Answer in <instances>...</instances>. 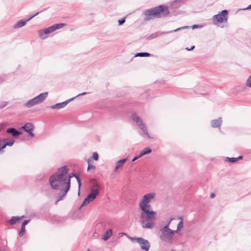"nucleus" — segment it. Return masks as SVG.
I'll return each mask as SVG.
<instances>
[{"mask_svg": "<svg viewBox=\"0 0 251 251\" xmlns=\"http://www.w3.org/2000/svg\"><path fill=\"white\" fill-rule=\"evenodd\" d=\"M160 231L161 232L160 236L161 240L167 243H171L173 236L176 233L175 231L168 228V226L161 227Z\"/></svg>", "mask_w": 251, "mask_h": 251, "instance_id": "423d86ee", "label": "nucleus"}, {"mask_svg": "<svg viewBox=\"0 0 251 251\" xmlns=\"http://www.w3.org/2000/svg\"><path fill=\"white\" fill-rule=\"evenodd\" d=\"M14 140L10 138H8V140L5 141L3 146L1 148H5L6 146H12L14 143Z\"/></svg>", "mask_w": 251, "mask_h": 251, "instance_id": "aec40b11", "label": "nucleus"}, {"mask_svg": "<svg viewBox=\"0 0 251 251\" xmlns=\"http://www.w3.org/2000/svg\"><path fill=\"white\" fill-rule=\"evenodd\" d=\"M158 36V34L157 33H155V34H153L152 35H151L150 36V38L151 39H153L154 38H155L156 37H157Z\"/></svg>", "mask_w": 251, "mask_h": 251, "instance_id": "e433bc0d", "label": "nucleus"}, {"mask_svg": "<svg viewBox=\"0 0 251 251\" xmlns=\"http://www.w3.org/2000/svg\"><path fill=\"white\" fill-rule=\"evenodd\" d=\"M68 171L69 169L66 166L62 167L50 177L49 183L51 188L55 190H60L62 192V195H58L57 201L62 200L66 195L70 188V179L76 176L74 173L68 175Z\"/></svg>", "mask_w": 251, "mask_h": 251, "instance_id": "f257e3e1", "label": "nucleus"}, {"mask_svg": "<svg viewBox=\"0 0 251 251\" xmlns=\"http://www.w3.org/2000/svg\"><path fill=\"white\" fill-rule=\"evenodd\" d=\"M3 81V79L0 77V84Z\"/></svg>", "mask_w": 251, "mask_h": 251, "instance_id": "de8ad7c7", "label": "nucleus"}, {"mask_svg": "<svg viewBox=\"0 0 251 251\" xmlns=\"http://www.w3.org/2000/svg\"><path fill=\"white\" fill-rule=\"evenodd\" d=\"M75 178H76V180H77V182L78 183V188H79V189H80V187H81V180H80V179L79 178V176L76 175V176H75Z\"/></svg>", "mask_w": 251, "mask_h": 251, "instance_id": "c85d7f7f", "label": "nucleus"}, {"mask_svg": "<svg viewBox=\"0 0 251 251\" xmlns=\"http://www.w3.org/2000/svg\"><path fill=\"white\" fill-rule=\"evenodd\" d=\"M184 2V0H175L171 3V7L174 9H177Z\"/></svg>", "mask_w": 251, "mask_h": 251, "instance_id": "f8f14e48", "label": "nucleus"}, {"mask_svg": "<svg viewBox=\"0 0 251 251\" xmlns=\"http://www.w3.org/2000/svg\"><path fill=\"white\" fill-rule=\"evenodd\" d=\"M127 158H125L124 159H122L118 160L116 162V165L115 168L114 169V172H116L120 168L122 167L124 163L127 161Z\"/></svg>", "mask_w": 251, "mask_h": 251, "instance_id": "2eb2a0df", "label": "nucleus"}, {"mask_svg": "<svg viewBox=\"0 0 251 251\" xmlns=\"http://www.w3.org/2000/svg\"><path fill=\"white\" fill-rule=\"evenodd\" d=\"M152 55L151 54L148 52H139L137 53L135 56L139 57H149Z\"/></svg>", "mask_w": 251, "mask_h": 251, "instance_id": "5701e85b", "label": "nucleus"}, {"mask_svg": "<svg viewBox=\"0 0 251 251\" xmlns=\"http://www.w3.org/2000/svg\"><path fill=\"white\" fill-rule=\"evenodd\" d=\"M42 11H41L40 12H38L36 13L35 14H34L33 15H31V16H30V17L27 19H26V20H27V22L29 21L30 20H31V19H32L33 18H34V17L37 16V15H38Z\"/></svg>", "mask_w": 251, "mask_h": 251, "instance_id": "2f4dec72", "label": "nucleus"}, {"mask_svg": "<svg viewBox=\"0 0 251 251\" xmlns=\"http://www.w3.org/2000/svg\"><path fill=\"white\" fill-rule=\"evenodd\" d=\"M173 220V219H171L169 221H168V222L167 223V225L165 226H168V228H169V225L171 223V222Z\"/></svg>", "mask_w": 251, "mask_h": 251, "instance_id": "79ce46f5", "label": "nucleus"}, {"mask_svg": "<svg viewBox=\"0 0 251 251\" xmlns=\"http://www.w3.org/2000/svg\"><path fill=\"white\" fill-rule=\"evenodd\" d=\"M215 194H214V193H212L210 194V198H214L215 197Z\"/></svg>", "mask_w": 251, "mask_h": 251, "instance_id": "c03bdc74", "label": "nucleus"}, {"mask_svg": "<svg viewBox=\"0 0 251 251\" xmlns=\"http://www.w3.org/2000/svg\"><path fill=\"white\" fill-rule=\"evenodd\" d=\"M88 251H89V250H88Z\"/></svg>", "mask_w": 251, "mask_h": 251, "instance_id": "8fccbe9b", "label": "nucleus"}, {"mask_svg": "<svg viewBox=\"0 0 251 251\" xmlns=\"http://www.w3.org/2000/svg\"><path fill=\"white\" fill-rule=\"evenodd\" d=\"M222 118L220 117L218 119L213 120L211 122V126L213 128L220 127L222 125Z\"/></svg>", "mask_w": 251, "mask_h": 251, "instance_id": "ddd939ff", "label": "nucleus"}, {"mask_svg": "<svg viewBox=\"0 0 251 251\" xmlns=\"http://www.w3.org/2000/svg\"><path fill=\"white\" fill-rule=\"evenodd\" d=\"M91 182H94V183L91 188L90 192L87 197L84 200L79 208L86 205L90 202L93 201L97 198V196L100 193V185L97 183L95 179H92Z\"/></svg>", "mask_w": 251, "mask_h": 251, "instance_id": "20e7f679", "label": "nucleus"}, {"mask_svg": "<svg viewBox=\"0 0 251 251\" xmlns=\"http://www.w3.org/2000/svg\"><path fill=\"white\" fill-rule=\"evenodd\" d=\"M189 27V26H185L181 27L178 28L177 29H175L174 30H172V31H170L169 32H176V31H177L178 30H180L181 29L188 28Z\"/></svg>", "mask_w": 251, "mask_h": 251, "instance_id": "473e14b6", "label": "nucleus"}, {"mask_svg": "<svg viewBox=\"0 0 251 251\" xmlns=\"http://www.w3.org/2000/svg\"><path fill=\"white\" fill-rule=\"evenodd\" d=\"M179 219L180 220V221H183V217L182 216L180 217L179 218Z\"/></svg>", "mask_w": 251, "mask_h": 251, "instance_id": "09e8293b", "label": "nucleus"}, {"mask_svg": "<svg viewBox=\"0 0 251 251\" xmlns=\"http://www.w3.org/2000/svg\"><path fill=\"white\" fill-rule=\"evenodd\" d=\"M226 160H228L231 163H234L236 161H237V159H236V158H235V157H231V158L227 157L226 158Z\"/></svg>", "mask_w": 251, "mask_h": 251, "instance_id": "c756f323", "label": "nucleus"}, {"mask_svg": "<svg viewBox=\"0 0 251 251\" xmlns=\"http://www.w3.org/2000/svg\"><path fill=\"white\" fill-rule=\"evenodd\" d=\"M228 11L226 10H224L219 14L214 15L213 17V21H216L218 23H223L226 22L228 18Z\"/></svg>", "mask_w": 251, "mask_h": 251, "instance_id": "1a4fd4ad", "label": "nucleus"}, {"mask_svg": "<svg viewBox=\"0 0 251 251\" xmlns=\"http://www.w3.org/2000/svg\"><path fill=\"white\" fill-rule=\"evenodd\" d=\"M36 105V103L35 102V100H34L33 98L29 100L25 104V106H26L27 108H30L34 105Z\"/></svg>", "mask_w": 251, "mask_h": 251, "instance_id": "4be33fe9", "label": "nucleus"}, {"mask_svg": "<svg viewBox=\"0 0 251 251\" xmlns=\"http://www.w3.org/2000/svg\"><path fill=\"white\" fill-rule=\"evenodd\" d=\"M29 222H30V220H25V221H24L23 222L21 226L25 227V226L26 225H27L29 223Z\"/></svg>", "mask_w": 251, "mask_h": 251, "instance_id": "f704fd0d", "label": "nucleus"}, {"mask_svg": "<svg viewBox=\"0 0 251 251\" xmlns=\"http://www.w3.org/2000/svg\"><path fill=\"white\" fill-rule=\"evenodd\" d=\"M141 156H140V154L138 156H135L132 160V162H134L136 161L137 159H138L139 158L141 157Z\"/></svg>", "mask_w": 251, "mask_h": 251, "instance_id": "58836bf2", "label": "nucleus"}, {"mask_svg": "<svg viewBox=\"0 0 251 251\" xmlns=\"http://www.w3.org/2000/svg\"><path fill=\"white\" fill-rule=\"evenodd\" d=\"M195 48V46H192L191 48H186V50H193Z\"/></svg>", "mask_w": 251, "mask_h": 251, "instance_id": "ea45409f", "label": "nucleus"}, {"mask_svg": "<svg viewBox=\"0 0 251 251\" xmlns=\"http://www.w3.org/2000/svg\"><path fill=\"white\" fill-rule=\"evenodd\" d=\"M92 161V159L91 158H89L87 160V162H88V168H87V170L88 171H89L91 169H95V166L93 165L92 164H91L90 163V162Z\"/></svg>", "mask_w": 251, "mask_h": 251, "instance_id": "b1692460", "label": "nucleus"}, {"mask_svg": "<svg viewBox=\"0 0 251 251\" xmlns=\"http://www.w3.org/2000/svg\"><path fill=\"white\" fill-rule=\"evenodd\" d=\"M8 140V138H4L0 140V151H1L5 148H1L3 146V144L5 142V141H7Z\"/></svg>", "mask_w": 251, "mask_h": 251, "instance_id": "a878e982", "label": "nucleus"}, {"mask_svg": "<svg viewBox=\"0 0 251 251\" xmlns=\"http://www.w3.org/2000/svg\"><path fill=\"white\" fill-rule=\"evenodd\" d=\"M24 218V216H22L21 217L13 216L8 221V223L10 225H13L15 224L17 222H19L21 219Z\"/></svg>", "mask_w": 251, "mask_h": 251, "instance_id": "f3484780", "label": "nucleus"}, {"mask_svg": "<svg viewBox=\"0 0 251 251\" xmlns=\"http://www.w3.org/2000/svg\"><path fill=\"white\" fill-rule=\"evenodd\" d=\"M87 94V93L86 92H83V93H81V94H79L77 95L76 96H75V98H76V97H78V96H82V95H86V94Z\"/></svg>", "mask_w": 251, "mask_h": 251, "instance_id": "a19ab883", "label": "nucleus"}, {"mask_svg": "<svg viewBox=\"0 0 251 251\" xmlns=\"http://www.w3.org/2000/svg\"><path fill=\"white\" fill-rule=\"evenodd\" d=\"M193 29L201 27V26L198 25H194L192 26Z\"/></svg>", "mask_w": 251, "mask_h": 251, "instance_id": "4c0bfd02", "label": "nucleus"}, {"mask_svg": "<svg viewBox=\"0 0 251 251\" xmlns=\"http://www.w3.org/2000/svg\"><path fill=\"white\" fill-rule=\"evenodd\" d=\"M6 132L8 133H10L14 137H18L20 134H22L21 132L19 130H17L16 128L14 127L9 128L6 130Z\"/></svg>", "mask_w": 251, "mask_h": 251, "instance_id": "4468645a", "label": "nucleus"}, {"mask_svg": "<svg viewBox=\"0 0 251 251\" xmlns=\"http://www.w3.org/2000/svg\"><path fill=\"white\" fill-rule=\"evenodd\" d=\"M183 226V221H180L177 225V229L176 230H174L176 233H178V231L180 230V229Z\"/></svg>", "mask_w": 251, "mask_h": 251, "instance_id": "393cba45", "label": "nucleus"}, {"mask_svg": "<svg viewBox=\"0 0 251 251\" xmlns=\"http://www.w3.org/2000/svg\"><path fill=\"white\" fill-rule=\"evenodd\" d=\"M131 119L138 124V126L142 130L144 133L147 135L149 138H151V137L148 132L147 127L142 119L135 113L132 115Z\"/></svg>", "mask_w": 251, "mask_h": 251, "instance_id": "6e6552de", "label": "nucleus"}, {"mask_svg": "<svg viewBox=\"0 0 251 251\" xmlns=\"http://www.w3.org/2000/svg\"><path fill=\"white\" fill-rule=\"evenodd\" d=\"M246 85L247 86L251 87V75L249 76L247 80Z\"/></svg>", "mask_w": 251, "mask_h": 251, "instance_id": "cd10ccee", "label": "nucleus"}, {"mask_svg": "<svg viewBox=\"0 0 251 251\" xmlns=\"http://www.w3.org/2000/svg\"><path fill=\"white\" fill-rule=\"evenodd\" d=\"M169 13V7L167 6L160 5L145 10L144 13V20L148 21L152 19L166 17Z\"/></svg>", "mask_w": 251, "mask_h": 251, "instance_id": "7ed1b4c3", "label": "nucleus"}, {"mask_svg": "<svg viewBox=\"0 0 251 251\" xmlns=\"http://www.w3.org/2000/svg\"><path fill=\"white\" fill-rule=\"evenodd\" d=\"M25 131L26 132H29L30 131H32L34 128L33 125L31 123H27L25 124L24 126L22 127Z\"/></svg>", "mask_w": 251, "mask_h": 251, "instance_id": "dca6fc26", "label": "nucleus"}, {"mask_svg": "<svg viewBox=\"0 0 251 251\" xmlns=\"http://www.w3.org/2000/svg\"><path fill=\"white\" fill-rule=\"evenodd\" d=\"M66 25V24H56L51 25L48 28H45L43 30H40L38 31V34L40 37L42 39H45L47 38L46 35L47 34L51 33L56 29H60Z\"/></svg>", "mask_w": 251, "mask_h": 251, "instance_id": "39448f33", "label": "nucleus"}, {"mask_svg": "<svg viewBox=\"0 0 251 251\" xmlns=\"http://www.w3.org/2000/svg\"><path fill=\"white\" fill-rule=\"evenodd\" d=\"M25 231V227L21 226V230H20V231L19 232V236L22 237L24 235Z\"/></svg>", "mask_w": 251, "mask_h": 251, "instance_id": "bb28decb", "label": "nucleus"}, {"mask_svg": "<svg viewBox=\"0 0 251 251\" xmlns=\"http://www.w3.org/2000/svg\"><path fill=\"white\" fill-rule=\"evenodd\" d=\"M28 133L32 137H34V133L32 132V131H30L29 132H28Z\"/></svg>", "mask_w": 251, "mask_h": 251, "instance_id": "37998d69", "label": "nucleus"}, {"mask_svg": "<svg viewBox=\"0 0 251 251\" xmlns=\"http://www.w3.org/2000/svg\"><path fill=\"white\" fill-rule=\"evenodd\" d=\"M126 18H124L122 19H120L118 20V23H119V25H123L126 21Z\"/></svg>", "mask_w": 251, "mask_h": 251, "instance_id": "72a5a7b5", "label": "nucleus"}, {"mask_svg": "<svg viewBox=\"0 0 251 251\" xmlns=\"http://www.w3.org/2000/svg\"><path fill=\"white\" fill-rule=\"evenodd\" d=\"M242 156H239L238 157L236 158L237 161L239 160L242 158Z\"/></svg>", "mask_w": 251, "mask_h": 251, "instance_id": "a18cd8bd", "label": "nucleus"}, {"mask_svg": "<svg viewBox=\"0 0 251 251\" xmlns=\"http://www.w3.org/2000/svg\"><path fill=\"white\" fill-rule=\"evenodd\" d=\"M112 235V230L111 229H109L107 230L106 232L104 233L101 239L104 241L108 240V239Z\"/></svg>", "mask_w": 251, "mask_h": 251, "instance_id": "6ab92c4d", "label": "nucleus"}, {"mask_svg": "<svg viewBox=\"0 0 251 251\" xmlns=\"http://www.w3.org/2000/svg\"><path fill=\"white\" fill-rule=\"evenodd\" d=\"M75 97H74V98H72L71 99H70L68 100H66V101H64V102H60V103H56L54 105H51L50 106V107L51 108V109H61V108H62L64 107H65L67 104L69 102H70L71 101L73 100H74L75 99Z\"/></svg>", "mask_w": 251, "mask_h": 251, "instance_id": "9d476101", "label": "nucleus"}, {"mask_svg": "<svg viewBox=\"0 0 251 251\" xmlns=\"http://www.w3.org/2000/svg\"><path fill=\"white\" fill-rule=\"evenodd\" d=\"M48 92H45L39 94L38 96L33 98L36 104L43 102L47 97Z\"/></svg>", "mask_w": 251, "mask_h": 251, "instance_id": "9b49d317", "label": "nucleus"}, {"mask_svg": "<svg viewBox=\"0 0 251 251\" xmlns=\"http://www.w3.org/2000/svg\"><path fill=\"white\" fill-rule=\"evenodd\" d=\"M132 241H136L140 245V248L145 251H148L151 247V244L148 240L142 237H130Z\"/></svg>", "mask_w": 251, "mask_h": 251, "instance_id": "0eeeda50", "label": "nucleus"}, {"mask_svg": "<svg viewBox=\"0 0 251 251\" xmlns=\"http://www.w3.org/2000/svg\"><path fill=\"white\" fill-rule=\"evenodd\" d=\"M7 104V103L6 102H2L0 104V109L4 107Z\"/></svg>", "mask_w": 251, "mask_h": 251, "instance_id": "c9c22d12", "label": "nucleus"}, {"mask_svg": "<svg viewBox=\"0 0 251 251\" xmlns=\"http://www.w3.org/2000/svg\"><path fill=\"white\" fill-rule=\"evenodd\" d=\"M251 9V4L249 5L247 8L244 9L246 10V9Z\"/></svg>", "mask_w": 251, "mask_h": 251, "instance_id": "49530a36", "label": "nucleus"}, {"mask_svg": "<svg viewBox=\"0 0 251 251\" xmlns=\"http://www.w3.org/2000/svg\"><path fill=\"white\" fill-rule=\"evenodd\" d=\"M155 196V193L147 194L143 196L139 203L141 210L140 221L143 228H152L153 227V221L156 218V212L150 210L151 207L150 202L154 199Z\"/></svg>", "mask_w": 251, "mask_h": 251, "instance_id": "f03ea898", "label": "nucleus"}, {"mask_svg": "<svg viewBox=\"0 0 251 251\" xmlns=\"http://www.w3.org/2000/svg\"><path fill=\"white\" fill-rule=\"evenodd\" d=\"M92 158L95 160H98L99 159V155L97 152H94L93 153Z\"/></svg>", "mask_w": 251, "mask_h": 251, "instance_id": "7c9ffc66", "label": "nucleus"}, {"mask_svg": "<svg viewBox=\"0 0 251 251\" xmlns=\"http://www.w3.org/2000/svg\"><path fill=\"white\" fill-rule=\"evenodd\" d=\"M27 22V20H20L16 23V24L14 25L13 27L14 28H20L25 25Z\"/></svg>", "mask_w": 251, "mask_h": 251, "instance_id": "a211bd4d", "label": "nucleus"}, {"mask_svg": "<svg viewBox=\"0 0 251 251\" xmlns=\"http://www.w3.org/2000/svg\"><path fill=\"white\" fill-rule=\"evenodd\" d=\"M151 152V150L149 148H146L141 151L140 153V156H142L144 155L149 154Z\"/></svg>", "mask_w": 251, "mask_h": 251, "instance_id": "412c9836", "label": "nucleus"}]
</instances>
